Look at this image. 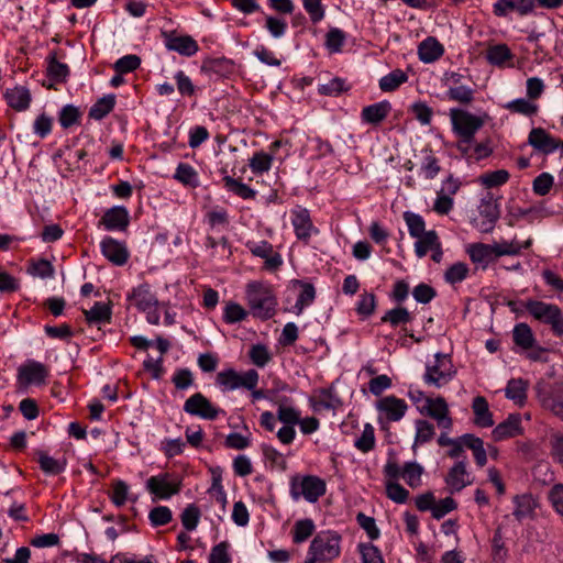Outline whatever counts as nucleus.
Segmentation results:
<instances>
[{
	"instance_id": "nucleus-1",
	"label": "nucleus",
	"mask_w": 563,
	"mask_h": 563,
	"mask_svg": "<svg viewBox=\"0 0 563 563\" xmlns=\"http://www.w3.org/2000/svg\"><path fill=\"white\" fill-rule=\"evenodd\" d=\"M245 295L253 317L267 320L275 314L277 299L268 284L251 282L246 285Z\"/></svg>"
},
{
	"instance_id": "nucleus-2",
	"label": "nucleus",
	"mask_w": 563,
	"mask_h": 563,
	"mask_svg": "<svg viewBox=\"0 0 563 563\" xmlns=\"http://www.w3.org/2000/svg\"><path fill=\"white\" fill-rule=\"evenodd\" d=\"M341 553V537L333 531L317 534L309 547L305 563H328Z\"/></svg>"
},
{
	"instance_id": "nucleus-3",
	"label": "nucleus",
	"mask_w": 563,
	"mask_h": 563,
	"mask_svg": "<svg viewBox=\"0 0 563 563\" xmlns=\"http://www.w3.org/2000/svg\"><path fill=\"white\" fill-rule=\"evenodd\" d=\"M525 308L536 320L549 324L556 336H563V312L559 306L530 299Z\"/></svg>"
},
{
	"instance_id": "nucleus-4",
	"label": "nucleus",
	"mask_w": 563,
	"mask_h": 563,
	"mask_svg": "<svg viewBox=\"0 0 563 563\" xmlns=\"http://www.w3.org/2000/svg\"><path fill=\"white\" fill-rule=\"evenodd\" d=\"M450 119L453 132L462 139L464 143H472L477 131H479L485 119L475 115L466 110L452 108L450 110Z\"/></svg>"
},
{
	"instance_id": "nucleus-5",
	"label": "nucleus",
	"mask_w": 563,
	"mask_h": 563,
	"mask_svg": "<svg viewBox=\"0 0 563 563\" xmlns=\"http://www.w3.org/2000/svg\"><path fill=\"white\" fill-rule=\"evenodd\" d=\"M456 374L454 369L451 356L438 352L434 354L433 363L426 365V373L423 375V382L427 385L435 386L438 388L448 384Z\"/></svg>"
},
{
	"instance_id": "nucleus-6",
	"label": "nucleus",
	"mask_w": 563,
	"mask_h": 563,
	"mask_svg": "<svg viewBox=\"0 0 563 563\" xmlns=\"http://www.w3.org/2000/svg\"><path fill=\"white\" fill-rule=\"evenodd\" d=\"M147 490L158 499H169L181 489V479L172 473L151 476L146 481Z\"/></svg>"
},
{
	"instance_id": "nucleus-7",
	"label": "nucleus",
	"mask_w": 563,
	"mask_h": 563,
	"mask_svg": "<svg viewBox=\"0 0 563 563\" xmlns=\"http://www.w3.org/2000/svg\"><path fill=\"white\" fill-rule=\"evenodd\" d=\"M324 494L325 483L317 476L308 475L299 482H291L290 495L294 500L303 497L309 503H316Z\"/></svg>"
},
{
	"instance_id": "nucleus-8",
	"label": "nucleus",
	"mask_w": 563,
	"mask_h": 563,
	"mask_svg": "<svg viewBox=\"0 0 563 563\" xmlns=\"http://www.w3.org/2000/svg\"><path fill=\"white\" fill-rule=\"evenodd\" d=\"M217 383L223 390H234L241 387L254 389L258 383V373L255 369H249L244 374H239L230 368L218 373Z\"/></svg>"
},
{
	"instance_id": "nucleus-9",
	"label": "nucleus",
	"mask_w": 563,
	"mask_h": 563,
	"mask_svg": "<svg viewBox=\"0 0 563 563\" xmlns=\"http://www.w3.org/2000/svg\"><path fill=\"white\" fill-rule=\"evenodd\" d=\"M384 475L388 478L386 482L387 497L397 504H405L408 500L409 492L397 482L400 477V466L395 457L387 460L384 466Z\"/></svg>"
},
{
	"instance_id": "nucleus-10",
	"label": "nucleus",
	"mask_w": 563,
	"mask_h": 563,
	"mask_svg": "<svg viewBox=\"0 0 563 563\" xmlns=\"http://www.w3.org/2000/svg\"><path fill=\"white\" fill-rule=\"evenodd\" d=\"M527 143L540 154L549 155L559 148H563V141L551 135L543 128H532L529 132Z\"/></svg>"
},
{
	"instance_id": "nucleus-11",
	"label": "nucleus",
	"mask_w": 563,
	"mask_h": 563,
	"mask_svg": "<svg viewBox=\"0 0 563 563\" xmlns=\"http://www.w3.org/2000/svg\"><path fill=\"white\" fill-rule=\"evenodd\" d=\"M184 411L206 420H214L221 410L214 407L201 393L191 395L184 404Z\"/></svg>"
},
{
	"instance_id": "nucleus-12",
	"label": "nucleus",
	"mask_w": 563,
	"mask_h": 563,
	"mask_svg": "<svg viewBox=\"0 0 563 563\" xmlns=\"http://www.w3.org/2000/svg\"><path fill=\"white\" fill-rule=\"evenodd\" d=\"M245 246L256 257L263 258L264 267L267 271H276L283 265L282 255L274 251L273 245L267 241H247Z\"/></svg>"
},
{
	"instance_id": "nucleus-13",
	"label": "nucleus",
	"mask_w": 563,
	"mask_h": 563,
	"mask_svg": "<svg viewBox=\"0 0 563 563\" xmlns=\"http://www.w3.org/2000/svg\"><path fill=\"white\" fill-rule=\"evenodd\" d=\"M422 415H427L434 419L438 427L443 430H451L453 420L450 417L449 406L443 397L431 398L430 402L423 410Z\"/></svg>"
},
{
	"instance_id": "nucleus-14",
	"label": "nucleus",
	"mask_w": 563,
	"mask_h": 563,
	"mask_svg": "<svg viewBox=\"0 0 563 563\" xmlns=\"http://www.w3.org/2000/svg\"><path fill=\"white\" fill-rule=\"evenodd\" d=\"M129 223V211L123 206H115L108 209L100 220V224L108 231H125Z\"/></svg>"
},
{
	"instance_id": "nucleus-15",
	"label": "nucleus",
	"mask_w": 563,
	"mask_h": 563,
	"mask_svg": "<svg viewBox=\"0 0 563 563\" xmlns=\"http://www.w3.org/2000/svg\"><path fill=\"white\" fill-rule=\"evenodd\" d=\"M478 212L482 218L478 224L479 231L484 233L492 232L500 216L498 203L492 197L483 199Z\"/></svg>"
},
{
	"instance_id": "nucleus-16",
	"label": "nucleus",
	"mask_w": 563,
	"mask_h": 563,
	"mask_svg": "<svg viewBox=\"0 0 563 563\" xmlns=\"http://www.w3.org/2000/svg\"><path fill=\"white\" fill-rule=\"evenodd\" d=\"M103 256L117 266H122L128 262L129 251L124 243L107 236L100 243Z\"/></svg>"
},
{
	"instance_id": "nucleus-17",
	"label": "nucleus",
	"mask_w": 563,
	"mask_h": 563,
	"mask_svg": "<svg viewBox=\"0 0 563 563\" xmlns=\"http://www.w3.org/2000/svg\"><path fill=\"white\" fill-rule=\"evenodd\" d=\"M523 432L521 427V417L518 413H510L507 419L498 423L492 431V438L494 441H503L509 438H514Z\"/></svg>"
},
{
	"instance_id": "nucleus-18",
	"label": "nucleus",
	"mask_w": 563,
	"mask_h": 563,
	"mask_svg": "<svg viewBox=\"0 0 563 563\" xmlns=\"http://www.w3.org/2000/svg\"><path fill=\"white\" fill-rule=\"evenodd\" d=\"M376 408L385 413L387 420L399 421L405 416L408 406L404 399L396 396H386L376 404Z\"/></svg>"
},
{
	"instance_id": "nucleus-19",
	"label": "nucleus",
	"mask_w": 563,
	"mask_h": 563,
	"mask_svg": "<svg viewBox=\"0 0 563 563\" xmlns=\"http://www.w3.org/2000/svg\"><path fill=\"white\" fill-rule=\"evenodd\" d=\"M534 9V0H498L493 4V12L496 16L503 18L509 11H516L520 15H527Z\"/></svg>"
},
{
	"instance_id": "nucleus-20",
	"label": "nucleus",
	"mask_w": 563,
	"mask_h": 563,
	"mask_svg": "<svg viewBox=\"0 0 563 563\" xmlns=\"http://www.w3.org/2000/svg\"><path fill=\"white\" fill-rule=\"evenodd\" d=\"M128 299L133 301L134 306L141 311L155 308L158 303L148 284H142L133 288L132 291L128 294Z\"/></svg>"
},
{
	"instance_id": "nucleus-21",
	"label": "nucleus",
	"mask_w": 563,
	"mask_h": 563,
	"mask_svg": "<svg viewBox=\"0 0 563 563\" xmlns=\"http://www.w3.org/2000/svg\"><path fill=\"white\" fill-rule=\"evenodd\" d=\"M46 74L49 79L48 88H53L55 84L66 82L69 76V67L67 64L57 60V53L51 52L46 58Z\"/></svg>"
},
{
	"instance_id": "nucleus-22",
	"label": "nucleus",
	"mask_w": 563,
	"mask_h": 563,
	"mask_svg": "<svg viewBox=\"0 0 563 563\" xmlns=\"http://www.w3.org/2000/svg\"><path fill=\"white\" fill-rule=\"evenodd\" d=\"M47 375L48 371L45 365L35 361H29L25 365L19 368V376L26 385H41L45 382Z\"/></svg>"
},
{
	"instance_id": "nucleus-23",
	"label": "nucleus",
	"mask_w": 563,
	"mask_h": 563,
	"mask_svg": "<svg viewBox=\"0 0 563 563\" xmlns=\"http://www.w3.org/2000/svg\"><path fill=\"white\" fill-rule=\"evenodd\" d=\"M445 483L450 486L451 493L461 492L471 484L470 475L464 461L455 463L449 471Z\"/></svg>"
},
{
	"instance_id": "nucleus-24",
	"label": "nucleus",
	"mask_w": 563,
	"mask_h": 563,
	"mask_svg": "<svg viewBox=\"0 0 563 563\" xmlns=\"http://www.w3.org/2000/svg\"><path fill=\"white\" fill-rule=\"evenodd\" d=\"M277 405V420L283 424L297 426L301 412L294 406L288 397H280L275 401Z\"/></svg>"
},
{
	"instance_id": "nucleus-25",
	"label": "nucleus",
	"mask_w": 563,
	"mask_h": 563,
	"mask_svg": "<svg viewBox=\"0 0 563 563\" xmlns=\"http://www.w3.org/2000/svg\"><path fill=\"white\" fill-rule=\"evenodd\" d=\"M391 111V104L388 101H380L367 107H364L361 112V119L365 123L379 124L384 121Z\"/></svg>"
},
{
	"instance_id": "nucleus-26",
	"label": "nucleus",
	"mask_w": 563,
	"mask_h": 563,
	"mask_svg": "<svg viewBox=\"0 0 563 563\" xmlns=\"http://www.w3.org/2000/svg\"><path fill=\"white\" fill-rule=\"evenodd\" d=\"M472 409L474 412V423L477 427L490 428L494 426L493 413L485 397L476 396L473 399Z\"/></svg>"
},
{
	"instance_id": "nucleus-27",
	"label": "nucleus",
	"mask_w": 563,
	"mask_h": 563,
	"mask_svg": "<svg viewBox=\"0 0 563 563\" xmlns=\"http://www.w3.org/2000/svg\"><path fill=\"white\" fill-rule=\"evenodd\" d=\"M4 99L12 109L24 111L30 107L31 93L26 87L16 86L5 90Z\"/></svg>"
},
{
	"instance_id": "nucleus-28",
	"label": "nucleus",
	"mask_w": 563,
	"mask_h": 563,
	"mask_svg": "<svg viewBox=\"0 0 563 563\" xmlns=\"http://www.w3.org/2000/svg\"><path fill=\"white\" fill-rule=\"evenodd\" d=\"M444 53L442 44L434 37H428L419 44L418 55L423 63H433Z\"/></svg>"
},
{
	"instance_id": "nucleus-29",
	"label": "nucleus",
	"mask_w": 563,
	"mask_h": 563,
	"mask_svg": "<svg viewBox=\"0 0 563 563\" xmlns=\"http://www.w3.org/2000/svg\"><path fill=\"white\" fill-rule=\"evenodd\" d=\"M166 47L169 51H175L184 56H192L199 48L197 42L188 35L169 36L166 41Z\"/></svg>"
},
{
	"instance_id": "nucleus-30",
	"label": "nucleus",
	"mask_w": 563,
	"mask_h": 563,
	"mask_svg": "<svg viewBox=\"0 0 563 563\" xmlns=\"http://www.w3.org/2000/svg\"><path fill=\"white\" fill-rule=\"evenodd\" d=\"M37 463L41 470L47 475H58L66 468V459H55L44 451H37Z\"/></svg>"
},
{
	"instance_id": "nucleus-31",
	"label": "nucleus",
	"mask_w": 563,
	"mask_h": 563,
	"mask_svg": "<svg viewBox=\"0 0 563 563\" xmlns=\"http://www.w3.org/2000/svg\"><path fill=\"white\" fill-rule=\"evenodd\" d=\"M292 225L299 240L307 241L310 238L313 225L307 210L302 209L294 212Z\"/></svg>"
},
{
	"instance_id": "nucleus-32",
	"label": "nucleus",
	"mask_w": 563,
	"mask_h": 563,
	"mask_svg": "<svg viewBox=\"0 0 563 563\" xmlns=\"http://www.w3.org/2000/svg\"><path fill=\"white\" fill-rule=\"evenodd\" d=\"M88 324L109 323L111 320V308L108 303L96 302L89 310H84Z\"/></svg>"
},
{
	"instance_id": "nucleus-33",
	"label": "nucleus",
	"mask_w": 563,
	"mask_h": 563,
	"mask_svg": "<svg viewBox=\"0 0 563 563\" xmlns=\"http://www.w3.org/2000/svg\"><path fill=\"white\" fill-rule=\"evenodd\" d=\"M512 340L522 350L532 349L536 344V338L530 325L523 322L515 325Z\"/></svg>"
},
{
	"instance_id": "nucleus-34",
	"label": "nucleus",
	"mask_w": 563,
	"mask_h": 563,
	"mask_svg": "<svg viewBox=\"0 0 563 563\" xmlns=\"http://www.w3.org/2000/svg\"><path fill=\"white\" fill-rule=\"evenodd\" d=\"M416 239L415 252L419 258L424 257L429 251L438 247V244L440 243L438 233L434 230L427 231Z\"/></svg>"
},
{
	"instance_id": "nucleus-35",
	"label": "nucleus",
	"mask_w": 563,
	"mask_h": 563,
	"mask_svg": "<svg viewBox=\"0 0 563 563\" xmlns=\"http://www.w3.org/2000/svg\"><path fill=\"white\" fill-rule=\"evenodd\" d=\"M423 467L417 462H407L404 467H400V477L411 488H418L421 485V475Z\"/></svg>"
},
{
	"instance_id": "nucleus-36",
	"label": "nucleus",
	"mask_w": 563,
	"mask_h": 563,
	"mask_svg": "<svg viewBox=\"0 0 563 563\" xmlns=\"http://www.w3.org/2000/svg\"><path fill=\"white\" fill-rule=\"evenodd\" d=\"M463 439L467 441L466 448L473 451L476 464L479 467H483L487 463V454L484 449L483 440L472 433L463 434Z\"/></svg>"
},
{
	"instance_id": "nucleus-37",
	"label": "nucleus",
	"mask_w": 563,
	"mask_h": 563,
	"mask_svg": "<svg viewBox=\"0 0 563 563\" xmlns=\"http://www.w3.org/2000/svg\"><path fill=\"white\" fill-rule=\"evenodd\" d=\"M174 178L181 183L183 185L192 188H196L199 185L198 173L191 165L187 163L178 164Z\"/></svg>"
},
{
	"instance_id": "nucleus-38",
	"label": "nucleus",
	"mask_w": 563,
	"mask_h": 563,
	"mask_svg": "<svg viewBox=\"0 0 563 563\" xmlns=\"http://www.w3.org/2000/svg\"><path fill=\"white\" fill-rule=\"evenodd\" d=\"M115 106V96L108 95L100 98L89 110V117L95 120H102Z\"/></svg>"
},
{
	"instance_id": "nucleus-39",
	"label": "nucleus",
	"mask_w": 563,
	"mask_h": 563,
	"mask_svg": "<svg viewBox=\"0 0 563 563\" xmlns=\"http://www.w3.org/2000/svg\"><path fill=\"white\" fill-rule=\"evenodd\" d=\"M408 80L407 74L401 69H394L379 79V88L382 91H395L400 85Z\"/></svg>"
},
{
	"instance_id": "nucleus-40",
	"label": "nucleus",
	"mask_w": 563,
	"mask_h": 563,
	"mask_svg": "<svg viewBox=\"0 0 563 563\" xmlns=\"http://www.w3.org/2000/svg\"><path fill=\"white\" fill-rule=\"evenodd\" d=\"M223 183L224 187L229 191L233 192L242 199H254L256 196V191L254 189L231 176H224Z\"/></svg>"
},
{
	"instance_id": "nucleus-41",
	"label": "nucleus",
	"mask_w": 563,
	"mask_h": 563,
	"mask_svg": "<svg viewBox=\"0 0 563 563\" xmlns=\"http://www.w3.org/2000/svg\"><path fill=\"white\" fill-rule=\"evenodd\" d=\"M493 246L483 243L472 244L468 249V254L474 263L486 266L494 257Z\"/></svg>"
},
{
	"instance_id": "nucleus-42",
	"label": "nucleus",
	"mask_w": 563,
	"mask_h": 563,
	"mask_svg": "<svg viewBox=\"0 0 563 563\" xmlns=\"http://www.w3.org/2000/svg\"><path fill=\"white\" fill-rule=\"evenodd\" d=\"M504 108L511 113H518L526 117H532L537 114L539 107L525 98H518L507 102Z\"/></svg>"
},
{
	"instance_id": "nucleus-43",
	"label": "nucleus",
	"mask_w": 563,
	"mask_h": 563,
	"mask_svg": "<svg viewBox=\"0 0 563 563\" xmlns=\"http://www.w3.org/2000/svg\"><path fill=\"white\" fill-rule=\"evenodd\" d=\"M531 245V240H527L523 244H519L516 241H503L500 243L493 244V252L495 257L505 255H519L522 249H528Z\"/></svg>"
},
{
	"instance_id": "nucleus-44",
	"label": "nucleus",
	"mask_w": 563,
	"mask_h": 563,
	"mask_svg": "<svg viewBox=\"0 0 563 563\" xmlns=\"http://www.w3.org/2000/svg\"><path fill=\"white\" fill-rule=\"evenodd\" d=\"M314 529L316 527L311 519L306 518L297 520L292 528L294 543L299 544L308 540L312 536Z\"/></svg>"
},
{
	"instance_id": "nucleus-45",
	"label": "nucleus",
	"mask_w": 563,
	"mask_h": 563,
	"mask_svg": "<svg viewBox=\"0 0 563 563\" xmlns=\"http://www.w3.org/2000/svg\"><path fill=\"white\" fill-rule=\"evenodd\" d=\"M527 382L521 378H512L508 382L505 395L508 399L521 404L527 398Z\"/></svg>"
},
{
	"instance_id": "nucleus-46",
	"label": "nucleus",
	"mask_w": 563,
	"mask_h": 563,
	"mask_svg": "<svg viewBox=\"0 0 563 563\" xmlns=\"http://www.w3.org/2000/svg\"><path fill=\"white\" fill-rule=\"evenodd\" d=\"M296 284L301 287V291L298 295L297 301L295 303L296 313L300 314L307 306L313 302L316 297V289L311 284L308 283L296 280Z\"/></svg>"
},
{
	"instance_id": "nucleus-47",
	"label": "nucleus",
	"mask_w": 563,
	"mask_h": 563,
	"mask_svg": "<svg viewBox=\"0 0 563 563\" xmlns=\"http://www.w3.org/2000/svg\"><path fill=\"white\" fill-rule=\"evenodd\" d=\"M486 58L490 64L501 66L512 58V54L506 44H497L487 49Z\"/></svg>"
},
{
	"instance_id": "nucleus-48",
	"label": "nucleus",
	"mask_w": 563,
	"mask_h": 563,
	"mask_svg": "<svg viewBox=\"0 0 563 563\" xmlns=\"http://www.w3.org/2000/svg\"><path fill=\"white\" fill-rule=\"evenodd\" d=\"M404 220L408 227L410 236L419 238L421 234L427 232L426 222L420 214L411 211H406L404 212Z\"/></svg>"
},
{
	"instance_id": "nucleus-49",
	"label": "nucleus",
	"mask_w": 563,
	"mask_h": 563,
	"mask_svg": "<svg viewBox=\"0 0 563 563\" xmlns=\"http://www.w3.org/2000/svg\"><path fill=\"white\" fill-rule=\"evenodd\" d=\"M301 3L311 23L318 24L324 19L325 7L322 0H301Z\"/></svg>"
},
{
	"instance_id": "nucleus-50",
	"label": "nucleus",
	"mask_w": 563,
	"mask_h": 563,
	"mask_svg": "<svg viewBox=\"0 0 563 563\" xmlns=\"http://www.w3.org/2000/svg\"><path fill=\"white\" fill-rule=\"evenodd\" d=\"M515 510L514 516L517 520L521 521L522 519L530 516L533 511V499L530 495H521L515 496Z\"/></svg>"
},
{
	"instance_id": "nucleus-51",
	"label": "nucleus",
	"mask_w": 563,
	"mask_h": 563,
	"mask_svg": "<svg viewBox=\"0 0 563 563\" xmlns=\"http://www.w3.org/2000/svg\"><path fill=\"white\" fill-rule=\"evenodd\" d=\"M273 156L263 151L254 153L250 158L249 166L254 174H263L272 167Z\"/></svg>"
},
{
	"instance_id": "nucleus-52",
	"label": "nucleus",
	"mask_w": 563,
	"mask_h": 563,
	"mask_svg": "<svg viewBox=\"0 0 563 563\" xmlns=\"http://www.w3.org/2000/svg\"><path fill=\"white\" fill-rule=\"evenodd\" d=\"M342 405L341 399L336 395L335 390L331 387L322 389L320 391L319 399L316 402V408H322L328 410H335Z\"/></svg>"
},
{
	"instance_id": "nucleus-53",
	"label": "nucleus",
	"mask_w": 563,
	"mask_h": 563,
	"mask_svg": "<svg viewBox=\"0 0 563 563\" xmlns=\"http://www.w3.org/2000/svg\"><path fill=\"white\" fill-rule=\"evenodd\" d=\"M412 320L410 312L404 308L398 307L391 310H388L383 317L382 322H388L393 327H397L399 324H406Z\"/></svg>"
},
{
	"instance_id": "nucleus-54",
	"label": "nucleus",
	"mask_w": 563,
	"mask_h": 563,
	"mask_svg": "<svg viewBox=\"0 0 563 563\" xmlns=\"http://www.w3.org/2000/svg\"><path fill=\"white\" fill-rule=\"evenodd\" d=\"M435 434L434 427L431 422L427 420H417L416 421V435H415V445L424 444L432 440Z\"/></svg>"
},
{
	"instance_id": "nucleus-55",
	"label": "nucleus",
	"mask_w": 563,
	"mask_h": 563,
	"mask_svg": "<svg viewBox=\"0 0 563 563\" xmlns=\"http://www.w3.org/2000/svg\"><path fill=\"white\" fill-rule=\"evenodd\" d=\"M346 40L345 33L338 29L331 27L325 35V47L332 53H339Z\"/></svg>"
},
{
	"instance_id": "nucleus-56",
	"label": "nucleus",
	"mask_w": 563,
	"mask_h": 563,
	"mask_svg": "<svg viewBox=\"0 0 563 563\" xmlns=\"http://www.w3.org/2000/svg\"><path fill=\"white\" fill-rule=\"evenodd\" d=\"M449 100L468 104L474 99V90L467 86L450 87L446 91Z\"/></svg>"
},
{
	"instance_id": "nucleus-57",
	"label": "nucleus",
	"mask_w": 563,
	"mask_h": 563,
	"mask_svg": "<svg viewBox=\"0 0 563 563\" xmlns=\"http://www.w3.org/2000/svg\"><path fill=\"white\" fill-rule=\"evenodd\" d=\"M354 445L357 450H360L363 453H367L374 449L375 434L374 429L371 424H365L361 437L356 439Z\"/></svg>"
},
{
	"instance_id": "nucleus-58",
	"label": "nucleus",
	"mask_w": 563,
	"mask_h": 563,
	"mask_svg": "<svg viewBox=\"0 0 563 563\" xmlns=\"http://www.w3.org/2000/svg\"><path fill=\"white\" fill-rule=\"evenodd\" d=\"M79 109L73 104H67L59 112V123L64 129H68L79 122Z\"/></svg>"
},
{
	"instance_id": "nucleus-59",
	"label": "nucleus",
	"mask_w": 563,
	"mask_h": 563,
	"mask_svg": "<svg viewBox=\"0 0 563 563\" xmlns=\"http://www.w3.org/2000/svg\"><path fill=\"white\" fill-rule=\"evenodd\" d=\"M172 518V510L166 506L154 507L148 514V519L153 527L165 526L170 522Z\"/></svg>"
},
{
	"instance_id": "nucleus-60",
	"label": "nucleus",
	"mask_w": 563,
	"mask_h": 563,
	"mask_svg": "<svg viewBox=\"0 0 563 563\" xmlns=\"http://www.w3.org/2000/svg\"><path fill=\"white\" fill-rule=\"evenodd\" d=\"M141 65V58L137 55L130 54L119 58L114 63V70L119 74H128L137 69Z\"/></svg>"
},
{
	"instance_id": "nucleus-61",
	"label": "nucleus",
	"mask_w": 563,
	"mask_h": 563,
	"mask_svg": "<svg viewBox=\"0 0 563 563\" xmlns=\"http://www.w3.org/2000/svg\"><path fill=\"white\" fill-rule=\"evenodd\" d=\"M509 179V173L506 169H498L481 176V181L487 188H493L506 184Z\"/></svg>"
},
{
	"instance_id": "nucleus-62",
	"label": "nucleus",
	"mask_w": 563,
	"mask_h": 563,
	"mask_svg": "<svg viewBox=\"0 0 563 563\" xmlns=\"http://www.w3.org/2000/svg\"><path fill=\"white\" fill-rule=\"evenodd\" d=\"M247 316L246 310L236 302H228L224 308L223 319L227 323H236L244 320Z\"/></svg>"
},
{
	"instance_id": "nucleus-63",
	"label": "nucleus",
	"mask_w": 563,
	"mask_h": 563,
	"mask_svg": "<svg viewBox=\"0 0 563 563\" xmlns=\"http://www.w3.org/2000/svg\"><path fill=\"white\" fill-rule=\"evenodd\" d=\"M358 550L362 555L363 563H385L382 553L376 545L372 543H361L358 545Z\"/></svg>"
},
{
	"instance_id": "nucleus-64",
	"label": "nucleus",
	"mask_w": 563,
	"mask_h": 563,
	"mask_svg": "<svg viewBox=\"0 0 563 563\" xmlns=\"http://www.w3.org/2000/svg\"><path fill=\"white\" fill-rule=\"evenodd\" d=\"M550 454L555 463L563 466V433H556L551 437Z\"/></svg>"
}]
</instances>
